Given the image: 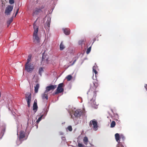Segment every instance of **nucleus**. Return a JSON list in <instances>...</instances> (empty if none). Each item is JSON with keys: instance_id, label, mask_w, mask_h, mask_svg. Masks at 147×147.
<instances>
[{"instance_id": "5", "label": "nucleus", "mask_w": 147, "mask_h": 147, "mask_svg": "<svg viewBox=\"0 0 147 147\" xmlns=\"http://www.w3.org/2000/svg\"><path fill=\"white\" fill-rule=\"evenodd\" d=\"M64 86V85L63 83L59 84L58 85L56 91L54 93V94H57L59 93L63 92L64 91V89L63 87Z\"/></svg>"}, {"instance_id": "13", "label": "nucleus", "mask_w": 147, "mask_h": 147, "mask_svg": "<svg viewBox=\"0 0 147 147\" xmlns=\"http://www.w3.org/2000/svg\"><path fill=\"white\" fill-rule=\"evenodd\" d=\"M63 31L65 35H68L70 34V30L69 28H63Z\"/></svg>"}, {"instance_id": "10", "label": "nucleus", "mask_w": 147, "mask_h": 147, "mask_svg": "<svg viewBox=\"0 0 147 147\" xmlns=\"http://www.w3.org/2000/svg\"><path fill=\"white\" fill-rule=\"evenodd\" d=\"M82 113V110L77 109L75 111L74 115L76 117H80Z\"/></svg>"}, {"instance_id": "15", "label": "nucleus", "mask_w": 147, "mask_h": 147, "mask_svg": "<svg viewBox=\"0 0 147 147\" xmlns=\"http://www.w3.org/2000/svg\"><path fill=\"white\" fill-rule=\"evenodd\" d=\"M115 138L116 141L118 143V144L120 143L121 142H120V136L118 133H116L115 134Z\"/></svg>"}, {"instance_id": "8", "label": "nucleus", "mask_w": 147, "mask_h": 147, "mask_svg": "<svg viewBox=\"0 0 147 147\" xmlns=\"http://www.w3.org/2000/svg\"><path fill=\"white\" fill-rule=\"evenodd\" d=\"M41 10L40 8L37 7L35 8L33 10L32 13V16H34L38 15L39 13L41 11Z\"/></svg>"}, {"instance_id": "38", "label": "nucleus", "mask_w": 147, "mask_h": 147, "mask_svg": "<svg viewBox=\"0 0 147 147\" xmlns=\"http://www.w3.org/2000/svg\"><path fill=\"white\" fill-rule=\"evenodd\" d=\"M96 69V67L95 66H94L93 67L92 69Z\"/></svg>"}, {"instance_id": "37", "label": "nucleus", "mask_w": 147, "mask_h": 147, "mask_svg": "<svg viewBox=\"0 0 147 147\" xmlns=\"http://www.w3.org/2000/svg\"><path fill=\"white\" fill-rule=\"evenodd\" d=\"M19 9V8H18L17 9V11H16V15H17V14H18V12Z\"/></svg>"}, {"instance_id": "4", "label": "nucleus", "mask_w": 147, "mask_h": 147, "mask_svg": "<svg viewBox=\"0 0 147 147\" xmlns=\"http://www.w3.org/2000/svg\"><path fill=\"white\" fill-rule=\"evenodd\" d=\"M89 126L90 128H93L94 130H97L98 129V125L95 119L90 121V122Z\"/></svg>"}, {"instance_id": "29", "label": "nucleus", "mask_w": 147, "mask_h": 147, "mask_svg": "<svg viewBox=\"0 0 147 147\" xmlns=\"http://www.w3.org/2000/svg\"><path fill=\"white\" fill-rule=\"evenodd\" d=\"M117 147H124L123 145L122 144V142L118 144L117 145Z\"/></svg>"}, {"instance_id": "25", "label": "nucleus", "mask_w": 147, "mask_h": 147, "mask_svg": "<svg viewBox=\"0 0 147 147\" xmlns=\"http://www.w3.org/2000/svg\"><path fill=\"white\" fill-rule=\"evenodd\" d=\"M72 78V76L70 75H68L66 77V78L68 81H70L71 79Z\"/></svg>"}, {"instance_id": "21", "label": "nucleus", "mask_w": 147, "mask_h": 147, "mask_svg": "<svg viewBox=\"0 0 147 147\" xmlns=\"http://www.w3.org/2000/svg\"><path fill=\"white\" fill-rule=\"evenodd\" d=\"M120 139L121 142H122V144L123 145L124 141L125 139V137L123 135H121L120 136Z\"/></svg>"}, {"instance_id": "23", "label": "nucleus", "mask_w": 147, "mask_h": 147, "mask_svg": "<svg viewBox=\"0 0 147 147\" xmlns=\"http://www.w3.org/2000/svg\"><path fill=\"white\" fill-rule=\"evenodd\" d=\"M83 140L84 143L85 144H86L88 141V138L86 136H85L84 137Z\"/></svg>"}, {"instance_id": "11", "label": "nucleus", "mask_w": 147, "mask_h": 147, "mask_svg": "<svg viewBox=\"0 0 147 147\" xmlns=\"http://www.w3.org/2000/svg\"><path fill=\"white\" fill-rule=\"evenodd\" d=\"M48 56L47 55H45V52L43 53L42 56V61H46V63H48Z\"/></svg>"}, {"instance_id": "34", "label": "nucleus", "mask_w": 147, "mask_h": 147, "mask_svg": "<svg viewBox=\"0 0 147 147\" xmlns=\"http://www.w3.org/2000/svg\"><path fill=\"white\" fill-rule=\"evenodd\" d=\"M9 3L11 4H12L14 3V0H9Z\"/></svg>"}, {"instance_id": "16", "label": "nucleus", "mask_w": 147, "mask_h": 147, "mask_svg": "<svg viewBox=\"0 0 147 147\" xmlns=\"http://www.w3.org/2000/svg\"><path fill=\"white\" fill-rule=\"evenodd\" d=\"M47 92H46V91L45 90L44 93L42 94V99H46L47 100L48 99V97Z\"/></svg>"}, {"instance_id": "12", "label": "nucleus", "mask_w": 147, "mask_h": 147, "mask_svg": "<svg viewBox=\"0 0 147 147\" xmlns=\"http://www.w3.org/2000/svg\"><path fill=\"white\" fill-rule=\"evenodd\" d=\"M25 137V132L23 131H21L20 132L19 138L20 140H21Z\"/></svg>"}, {"instance_id": "40", "label": "nucleus", "mask_w": 147, "mask_h": 147, "mask_svg": "<svg viewBox=\"0 0 147 147\" xmlns=\"http://www.w3.org/2000/svg\"><path fill=\"white\" fill-rule=\"evenodd\" d=\"M146 89H147V85H146Z\"/></svg>"}, {"instance_id": "22", "label": "nucleus", "mask_w": 147, "mask_h": 147, "mask_svg": "<svg viewBox=\"0 0 147 147\" xmlns=\"http://www.w3.org/2000/svg\"><path fill=\"white\" fill-rule=\"evenodd\" d=\"M13 20V18H11L10 19H9L8 21L7 22V27H9V25L12 22Z\"/></svg>"}, {"instance_id": "43", "label": "nucleus", "mask_w": 147, "mask_h": 147, "mask_svg": "<svg viewBox=\"0 0 147 147\" xmlns=\"http://www.w3.org/2000/svg\"><path fill=\"white\" fill-rule=\"evenodd\" d=\"M17 15L16 14V13L15 14V17Z\"/></svg>"}, {"instance_id": "3", "label": "nucleus", "mask_w": 147, "mask_h": 147, "mask_svg": "<svg viewBox=\"0 0 147 147\" xmlns=\"http://www.w3.org/2000/svg\"><path fill=\"white\" fill-rule=\"evenodd\" d=\"M25 69L28 72H32L34 69V65L33 63L25 64Z\"/></svg>"}, {"instance_id": "1", "label": "nucleus", "mask_w": 147, "mask_h": 147, "mask_svg": "<svg viewBox=\"0 0 147 147\" xmlns=\"http://www.w3.org/2000/svg\"><path fill=\"white\" fill-rule=\"evenodd\" d=\"M96 91L92 92L91 90H90L87 93L88 97H90V95H92V96H93L92 100H90V102H89V103L92 107L94 108H96L97 106L94 100V99L96 95Z\"/></svg>"}, {"instance_id": "18", "label": "nucleus", "mask_w": 147, "mask_h": 147, "mask_svg": "<svg viewBox=\"0 0 147 147\" xmlns=\"http://www.w3.org/2000/svg\"><path fill=\"white\" fill-rule=\"evenodd\" d=\"M93 83L95 89H96L99 85L98 81L97 80H94L93 82Z\"/></svg>"}, {"instance_id": "20", "label": "nucleus", "mask_w": 147, "mask_h": 147, "mask_svg": "<svg viewBox=\"0 0 147 147\" xmlns=\"http://www.w3.org/2000/svg\"><path fill=\"white\" fill-rule=\"evenodd\" d=\"M38 108L37 105V103L35 102V100H34V103L33 105V110H36Z\"/></svg>"}, {"instance_id": "39", "label": "nucleus", "mask_w": 147, "mask_h": 147, "mask_svg": "<svg viewBox=\"0 0 147 147\" xmlns=\"http://www.w3.org/2000/svg\"><path fill=\"white\" fill-rule=\"evenodd\" d=\"M76 61V60H75L73 62L72 64V65H73L75 62Z\"/></svg>"}, {"instance_id": "28", "label": "nucleus", "mask_w": 147, "mask_h": 147, "mask_svg": "<svg viewBox=\"0 0 147 147\" xmlns=\"http://www.w3.org/2000/svg\"><path fill=\"white\" fill-rule=\"evenodd\" d=\"M43 115H41L38 119V120L36 121V122L37 123H38L41 120L42 117L43 116Z\"/></svg>"}, {"instance_id": "9", "label": "nucleus", "mask_w": 147, "mask_h": 147, "mask_svg": "<svg viewBox=\"0 0 147 147\" xmlns=\"http://www.w3.org/2000/svg\"><path fill=\"white\" fill-rule=\"evenodd\" d=\"M57 87L56 85H51L46 87V92H48L51 90H53Z\"/></svg>"}, {"instance_id": "36", "label": "nucleus", "mask_w": 147, "mask_h": 147, "mask_svg": "<svg viewBox=\"0 0 147 147\" xmlns=\"http://www.w3.org/2000/svg\"><path fill=\"white\" fill-rule=\"evenodd\" d=\"M5 128H4L1 131V133H3V135L4 134V132H5Z\"/></svg>"}, {"instance_id": "35", "label": "nucleus", "mask_w": 147, "mask_h": 147, "mask_svg": "<svg viewBox=\"0 0 147 147\" xmlns=\"http://www.w3.org/2000/svg\"><path fill=\"white\" fill-rule=\"evenodd\" d=\"M78 146L79 147H82L83 146V145L81 143H78Z\"/></svg>"}, {"instance_id": "24", "label": "nucleus", "mask_w": 147, "mask_h": 147, "mask_svg": "<svg viewBox=\"0 0 147 147\" xmlns=\"http://www.w3.org/2000/svg\"><path fill=\"white\" fill-rule=\"evenodd\" d=\"M65 48V47L63 45L62 42H61L60 45V50H62Z\"/></svg>"}, {"instance_id": "41", "label": "nucleus", "mask_w": 147, "mask_h": 147, "mask_svg": "<svg viewBox=\"0 0 147 147\" xmlns=\"http://www.w3.org/2000/svg\"><path fill=\"white\" fill-rule=\"evenodd\" d=\"M35 100V102H37V100Z\"/></svg>"}, {"instance_id": "31", "label": "nucleus", "mask_w": 147, "mask_h": 147, "mask_svg": "<svg viewBox=\"0 0 147 147\" xmlns=\"http://www.w3.org/2000/svg\"><path fill=\"white\" fill-rule=\"evenodd\" d=\"M91 47H90L89 48H88L87 50L86 51V53L87 54H88L91 51Z\"/></svg>"}, {"instance_id": "6", "label": "nucleus", "mask_w": 147, "mask_h": 147, "mask_svg": "<svg viewBox=\"0 0 147 147\" xmlns=\"http://www.w3.org/2000/svg\"><path fill=\"white\" fill-rule=\"evenodd\" d=\"M31 93L30 92H27L26 94L25 98L27 102L28 106L29 107L30 106L31 101Z\"/></svg>"}, {"instance_id": "14", "label": "nucleus", "mask_w": 147, "mask_h": 147, "mask_svg": "<svg viewBox=\"0 0 147 147\" xmlns=\"http://www.w3.org/2000/svg\"><path fill=\"white\" fill-rule=\"evenodd\" d=\"M51 23V19L49 18L47 20L45 25V27L47 29H49L50 27V24Z\"/></svg>"}, {"instance_id": "30", "label": "nucleus", "mask_w": 147, "mask_h": 147, "mask_svg": "<svg viewBox=\"0 0 147 147\" xmlns=\"http://www.w3.org/2000/svg\"><path fill=\"white\" fill-rule=\"evenodd\" d=\"M85 40H82L79 41L78 42L79 44L80 45H82L84 44Z\"/></svg>"}, {"instance_id": "33", "label": "nucleus", "mask_w": 147, "mask_h": 147, "mask_svg": "<svg viewBox=\"0 0 147 147\" xmlns=\"http://www.w3.org/2000/svg\"><path fill=\"white\" fill-rule=\"evenodd\" d=\"M93 70V72L95 74V76H96V75H97L98 74V72L97 71H96V69H92Z\"/></svg>"}, {"instance_id": "27", "label": "nucleus", "mask_w": 147, "mask_h": 147, "mask_svg": "<svg viewBox=\"0 0 147 147\" xmlns=\"http://www.w3.org/2000/svg\"><path fill=\"white\" fill-rule=\"evenodd\" d=\"M43 71V69L42 67H40L39 69V74L41 76L42 73Z\"/></svg>"}, {"instance_id": "19", "label": "nucleus", "mask_w": 147, "mask_h": 147, "mask_svg": "<svg viewBox=\"0 0 147 147\" xmlns=\"http://www.w3.org/2000/svg\"><path fill=\"white\" fill-rule=\"evenodd\" d=\"M39 84H37L36 86H34V92L35 93H37L38 92V89L39 88Z\"/></svg>"}, {"instance_id": "17", "label": "nucleus", "mask_w": 147, "mask_h": 147, "mask_svg": "<svg viewBox=\"0 0 147 147\" xmlns=\"http://www.w3.org/2000/svg\"><path fill=\"white\" fill-rule=\"evenodd\" d=\"M32 55L30 54L28 56V58L27 60V62L25 64H28L31 63H30L31 60Z\"/></svg>"}, {"instance_id": "2", "label": "nucleus", "mask_w": 147, "mask_h": 147, "mask_svg": "<svg viewBox=\"0 0 147 147\" xmlns=\"http://www.w3.org/2000/svg\"><path fill=\"white\" fill-rule=\"evenodd\" d=\"M37 21L36 20L33 24L34 31L33 33L34 42L35 43H38L40 42V39L37 35V32L38 30V27L37 26L35 23Z\"/></svg>"}, {"instance_id": "7", "label": "nucleus", "mask_w": 147, "mask_h": 147, "mask_svg": "<svg viewBox=\"0 0 147 147\" xmlns=\"http://www.w3.org/2000/svg\"><path fill=\"white\" fill-rule=\"evenodd\" d=\"M13 6L11 5H8L6 7L5 11V14L7 15H10L11 12L13 9Z\"/></svg>"}, {"instance_id": "32", "label": "nucleus", "mask_w": 147, "mask_h": 147, "mask_svg": "<svg viewBox=\"0 0 147 147\" xmlns=\"http://www.w3.org/2000/svg\"><path fill=\"white\" fill-rule=\"evenodd\" d=\"M67 129L69 131H71L72 130V127L71 126H69L67 127Z\"/></svg>"}, {"instance_id": "26", "label": "nucleus", "mask_w": 147, "mask_h": 147, "mask_svg": "<svg viewBox=\"0 0 147 147\" xmlns=\"http://www.w3.org/2000/svg\"><path fill=\"white\" fill-rule=\"evenodd\" d=\"M116 125L115 122L114 121H113L111 123V127H114Z\"/></svg>"}, {"instance_id": "42", "label": "nucleus", "mask_w": 147, "mask_h": 147, "mask_svg": "<svg viewBox=\"0 0 147 147\" xmlns=\"http://www.w3.org/2000/svg\"><path fill=\"white\" fill-rule=\"evenodd\" d=\"M95 40H96V39H94V41H95Z\"/></svg>"}]
</instances>
